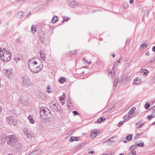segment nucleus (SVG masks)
<instances>
[{"instance_id":"aec40b11","label":"nucleus","mask_w":155,"mask_h":155,"mask_svg":"<svg viewBox=\"0 0 155 155\" xmlns=\"http://www.w3.org/2000/svg\"><path fill=\"white\" fill-rule=\"evenodd\" d=\"M154 62H155V56L151 58L150 59V61L147 63L146 65L147 66L150 65L151 64V63H154Z\"/></svg>"},{"instance_id":"dca6fc26","label":"nucleus","mask_w":155,"mask_h":155,"mask_svg":"<svg viewBox=\"0 0 155 155\" xmlns=\"http://www.w3.org/2000/svg\"><path fill=\"white\" fill-rule=\"evenodd\" d=\"M140 73L145 76H146L148 73L147 69L143 68L140 70Z\"/></svg>"},{"instance_id":"cd10ccee","label":"nucleus","mask_w":155,"mask_h":155,"mask_svg":"<svg viewBox=\"0 0 155 155\" xmlns=\"http://www.w3.org/2000/svg\"><path fill=\"white\" fill-rule=\"evenodd\" d=\"M58 18L57 16L55 15L54 16L52 19V22L53 23H54L57 21Z\"/></svg>"},{"instance_id":"ddd939ff","label":"nucleus","mask_w":155,"mask_h":155,"mask_svg":"<svg viewBox=\"0 0 155 155\" xmlns=\"http://www.w3.org/2000/svg\"><path fill=\"white\" fill-rule=\"evenodd\" d=\"M41 151V149H38L31 152L28 155H38Z\"/></svg>"},{"instance_id":"7ed1b4c3","label":"nucleus","mask_w":155,"mask_h":155,"mask_svg":"<svg viewBox=\"0 0 155 155\" xmlns=\"http://www.w3.org/2000/svg\"><path fill=\"white\" fill-rule=\"evenodd\" d=\"M12 53L6 48H3L2 49V54H0L1 59L4 62H7L10 60L11 59Z\"/></svg>"},{"instance_id":"8fccbe9b","label":"nucleus","mask_w":155,"mask_h":155,"mask_svg":"<svg viewBox=\"0 0 155 155\" xmlns=\"http://www.w3.org/2000/svg\"><path fill=\"white\" fill-rule=\"evenodd\" d=\"M150 54L149 52H147L145 54V55L147 56H149Z\"/></svg>"},{"instance_id":"1a4fd4ad","label":"nucleus","mask_w":155,"mask_h":155,"mask_svg":"<svg viewBox=\"0 0 155 155\" xmlns=\"http://www.w3.org/2000/svg\"><path fill=\"white\" fill-rule=\"evenodd\" d=\"M22 84L25 86H28L32 85V82L30 81L29 78L27 77H22Z\"/></svg>"},{"instance_id":"4be33fe9","label":"nucleus","mask_w":155,"mask_h":155,"mask_svg":"<svg viewBox=\"0 0 155 155\" xmlns=\"http://www.w3.org/2000/svg\"><path fill=\"white\" fill-rule=\"evenodd\" d=\"M136 109V107H133L129 111L128 113V114L129 115H130L131 116H132L133 117V113L134 111Z\"/></svg>"},{"instance_id":"f03ea898","label":"nucleus","mask_w":155,"mask_h":155,"mask_svg":"<svg viewBox=\"0 0 155 155\" xmlns=\"http://www.w3.org/2000/svg\"><path fill=\"white\" fill-rule=\"evenodd\" d=\"M7 143L8 145L12 147H15V148L18 150H20L21 148L20 144L18 143L17 139L14 135L8 136Z\"/></svg>"},{"instance_id":"69168bd1","label":"nucleus","mask_w":155,"mask_h":155,"mask_svg":"<svg viewBox=\"0 0 155 155\" xmlns=\"http://www.w3.org/2000/svg\"><path fill=\"white\" fill-rule=\"evenodd\" d=\"M8 155H11L10 154H8Z\"/></svg>"},{"instance_id":"37998d69","label":"nucleus","mask_w":155,"mask_h":155,"mask_svg":"<svg viewBox=\"0 0 155 155\" xmlns=\"http://www.w3.org/2000/svg\"><path fill=\"white\" fill-rule=\"evenodd\" d=\"M73 113L74 114V116L76 115L79 114L76 111H73Z\"/></svg>"},{"instance_id":"6e6552de","label":"nucleus","mask_w":155,"mask_h":155,"mask_svg":"<svg viewBox=\"0 0 155 155\" xmlns=\"http://www.w3.org/2000/svg\"><path fill=\"white\" fill-rule=\"evenodd\" d=\"M24 134L26 135L27 137L31 138L33 136L32 131L30 129L25 128L24 129Z\"/></svg>"},{"instance_id":"72a5a7b5","label":"nucleus","mask_w":155,"mask_h":155,"mask_svg":"<svg viewBox=\"0 0 155 155\" xmlns=\"http://www.w3.org/2000/svg\"><path fill=\"white\" fill-rule=\"evenodd\" d=\"M52 90L50 88L49 86H48L46 88V91L48 93H51L52 92Z\"/></svg>"},{"instance_id":"c756f323","label":"nucleus","mask_w":155,"mask_h":155,"mask_svg":"<svg viewBox=\"0 0 155 155\" xmlns=\"http://www.w3.org/2000/svg\"><path fill=\"white\" fill-rule=\"evenodd\" d=\"M135 145L137 146L138 147H143L144 146V144L143 142H142L138 143L137 142H135Z\"/></svg>"},{"instance_id":"39448f33","label":"nucleus","mask_w":155,"mask_h":155,"mask_svg":"<svg viewBox=\"0 0 155 155\" xmlns=\"http://www.w3.org/2000/svg\"><path fill=\"white\" fill-rule=\"evenodd\" d=\"M130 76L127 75H122L121 77L120 80H115L114 84V85L115 87L117 86L118 82L120 83L124 82L125 83H127L130 81Z\"/></svg>"},{"instance_id":"9b49d317","label":"nucleus","mask_w":155,"mask_h":155,"mask_svg":"<svg viewBox=\"0 0 155 155\" xmlns=\"http://www.w3.org/2000/svg\"><path fill=\"white\" fill-rule=\"evenodd\" d=\"M136 146L135 145L131 146L129 149L130 152L128 153L127 155H136Z\"/></svg>"},{"instance_id":"7c9ffc66","label":"nucleus","mask_w":155,"mask_h":155,"mask_svg":"<svg viewBox=\"0 0 155 155\" xmlns=\"http://www.w3.org/2000/svg\"><path fill=\"white\" fill-rule=\"evenodd\" d=\"M24 15V13L23 12L21 11L19 12L17 14L18 17L20 18H22V17Z\"/></svg>"},{"instance_id":"c85d7f7f","label":"nucleus","mask_w":155,"mask_h":155,"mask_svg":"<svg viewBox=\"0 0 155 155\" xmlns=\"http://www.w3.org/2000/svg\"><path fill=\"white\" fill-rule=\"evenodd\" d=\"M31 31L33 34H34L36 32V25H33L31 27Z\"/></svg>"},{"instance_id":"2f4dec72","label":"nucleus","mask_w":155,"mask_h":155,"mask_svg":"<svg viewBox=\"0 0 155 155\" xmlns=\"http://www.w3.org/2000/svg\"><path fill=\"white\" fill-rule=\"evenodd\" d=\"M28 119L29 120L31 124H34L35 122L34 120L33 119L31 115H29L28 117Z\"/></svg>"},{"instance_id":"bb28decb","label":"nucleus","mask_w":155,"mask_h":155,"mask_svg":"<svg viewBox=\"0 0 155 155\" xmlns=\"http://www.w3.org/2000/svg\"><path fill=\"white\" fill-rule=\"evenodd\" d=\"M133 138V135L132 134H128L126 137V138L128 141H130Z\"/></svg>"},{"instance_id":"a878e982","label":"nucleus","mask_w":155,"mask_h":155,"mask_svg":"<svg viewBox=\"0 0 155 155\" xmlns=\"http://www.w3.org/2000/svg\"><path fill=\"white\" fill-rule=\"evenodd\" d=\"M97 134V130H95L94 131L93 130L91 131V134L90 135V137L92 138H94L96 136V134Z\"/></svg>"},{"instance_id":"423d86ee","label":"nucleus","mask_w":155,"mask_h":155,"mask_svg":"<svg viewBox=\"0 0 155 155\" xmlns=\"http://www.w3.org/2000/svg\"><path fill=\"white\" fill-rule=\"evenodd\" d=\"M118 66V64L117 63H115L111 69L109 68V69L108 75L109 77L112 78L115 77V68L117 67Z\"/></svg>"},{"instance_id":"13d9d810","label":"nucleus","mask_w":155,"mask_h":155,"mask_svg":"<svg viewBox=\"0 0 155 155\" xmlns=\"http://www.w3.org/2000/svg\"><path fill=\"white\" fill-rule=\"evenodd\" d=\"M0 53H1L2 54V50H0Z\"/></svg>"},{"instance_id":"473e14b6","label":"nucleus","mask_w":155,"mask_h":155,"mask_svg":"<svg viewBox=\"0 0 155 155\" xmlns=\"http://www.w3.org/2000/svg\"><path fill=\"white\" fill-rule=\"evenodd\" d=\"M105 120V119L104 118L100 117L97 120V123H101L102 122H104Z\"/></svg>"},{"instance_id":"0eeeda50","label":"nucleus","mask_w":155,"mask_h":155,"mask_svg":"<svg viewBox=\"0 0 155 155\" xmlns=\"http://www.w3.org/2000/svg\"><path fill=\"white\" fill-rule=\"evenodd\" d=\"M6 121L7 123L10 125H15L16 124V120L12 116L7 117Z\"/></svg>"},{"instance_id":"e2e57ef3","label":"nucleus","mask_w":155,"mask_h":155,"mask_svg":"<svg viewBox=\"0 0 155 155\" xmlns=\"http://www.w3.org/2000/svg\"><path fill=\"white\" fill-rule=\"evenodd\" d=\"M102 155H108L107 154H103Z\"/></svg>"},{"instance_id":"49530a36","label":"nucleus","mask_w":155,"mask_h":155,"mask_svg":"<svg viewBox=\"0 0 155 155\" xmlns=\"http://www.w3.org/2000/svg\"><path fill=\"white\" fill-rule=\"evenodd\" d=\"M68 19V18H64L63 20L62 21V22H63L65 21H67Z\"/></svg>"},{"instance_id":"338daca9","label":"nucleus","mask_w":155,"mask_h":155,"mask_svg":"<svg viewBox=\"0 0 155 155\" xmlns=\"http://www.w3.org/2000/svg\"><path fill=\"white\" fill-rule=\"evenodd\" d=\"M153 107H155V106H154Z\"/></svg>"},{"instance_id":"a18cd8bd","label":"nucleus","mask_w":155,"mask_h":155,"mask_svg":"<svg viewBox=\"0 0 155 155\" xmlns=\"http://www.w3.org/2000/svg\"><path fill=\"white\" fill-rule=\"evenodd\" d=\"M130 5H132L134 3V0H130Z\"/></svg>"},{"instance_id":"4d7b16f0","label":"nucleus","mask_w":155,"mask_h":155,"mask_svg":"<svg viewBox=\"0 0 155 155\" xmlns=\"http://www.w3.org/2000/svg\"><path fill=\"white\" fill-rule=\"evenodd\" d=\"M123 142L124 143H127V141L126 140H124L123 141Z\"/></svg>"},{"instance_id":"de8ad7c7","label":"nucleus","mask_w":155,"mask_h":155,"mask_svg":"<svg viewBox=\"0 0 155 155\" xmlns=\"http://www.w3.org/2000/svg\"><path fill=\"white\" fill-rule=\"evenodd\" d=\"M73 51V52L71 54H75L77 52V51L76 50H74Z\"/></svg>"},{"instance_id":"864d4df0","label":"nucleus","mask_w":155,"mask_h":155,"mask_svg":"<svg viewBox=\"0 0 155 155\" xmlns=\"http://www.w3.org/2000/svg\"><path fill=\"white\" fill-rule=\"evenodd\" d=\"M120 59H118V60H117V62H118V63H120Z\"/></svg>"},{"instance_id":"603ef678","label":"nucleus","mask_w":155,"mask_h":155,"mask_svg":"<svg viewBox=\"0 0 155 155\" xmlns=\"http://www.w3.org/2000/svg\"><path fill=\"white\" fill-rule=\"evenodd\" d=\"M94 153L93 151H90L88 152L89 154H91Z\"/></svg>"},{"instance_id":"c9c22d12","label":"nucleus","mask_w":155,"mask_h":155,"mask_svg":"<svg viewBox=\"0 0 155 155\" xmlns=\"http://www.w3.org/2000/svg\"><path fill=\"white\" fill-rule=\"evenodd\" d=\"M130 65L129 63L128 62L126 63L124 65V68L125 69L128 68Z\"/></svg>"},{"instance_id":"e433bc0d","label":"nucleus","mask_w":155,"mask_h":155,"mask_svg":"<svg viewBox=\"0 0 155 155\" xmlns=\"http://www.w3.org/2000/svg\"><path fill=\"white\" fill-rule=\"evenodd\" d=\"M154 115L153 114L150 115H148L147 116V118L149 120H150L153 118L154 117Z\"/></svg>"},{"instance_id":"09e8293b","label":"nucleus","mask_w":155,"mask_h":155,"mask_svg":"<svg viewBox=\"0 0 155 155\" xmlns=\"http://www.w3.org/2000/svg\"><path fill=\"white\" fill-rule=\"evenodd\" d=\"M152 81L153 83H155V74L152 78Z\"/></svg>"},{"instance_id":"f3484780","label":"nucleus","mask_w":155,"mask_h":155,"mask_svg":"<svg viewBox=\"0 0 155 155\" xmlns=\"http://www.w3.org/2000/svg\"><path fill=\"white\" fill-rule=\"evenodd\" d=\"M12 71L4 70V73L7 77H10L12 75Z\"/></svg>"},{"instance_id":"052dcab7","label":"nucleus","mask_w":155,"mask_h":155,"mask_svg":"<svg viewBox=\"0 0 155 155\" xmlns=\"http://www.w3.org/2000/svg\"><path fill=\"white\" fill-rule=\"evenodd\" d=\"M119 155H124V154L123 153H121L119 154Z\"/></svg>"},{"instance_id":"a211bd4d","label":"nucleus","mask_w":155,"mask_h":155,"mask_svg":"<svg viewBox=\"0 0 155 155\" xmlns=\"http://www.w3.org/2000/svg\"><path fill=\"white\" fill-rule=\"evenodd\" d=\"M141 81V79L140 78L137 77L134 80V82L136 84H140Z\"/></svg>"},{"instance_id":"6e6d98bb","label":"nucleus","mask_w":155,"mask_h":155,"mask_svg":"<svg viewBox=\"0 0 155 155\" xmlns=\"http://www.w3.org/2000/svg\"><path fill=\"white\" fill-rule=\"evenodd\" d=\"M112 57H115V54H112Z\"/></svg>"},{"instance_id":"c03bdc74","label":"nucleus","mask_w":155,"mask_h":155,"mask_svg":"<svg viewBox=\"0 0 155 155\" xmlns=\"http://www.w3.org/2000/svg\"><path fill=\"white\" fill-rule=\"evenodd\" d=\"M123 123V121H120L118 124V126L119 127H120Z\"/></svg>"},{"instance_id":"4c0bfd02","label":"nucleus","mask_w":155,"mask_h":155,"mask_svg":"<svg viewBox=\"0 0 155 155\" xmlns=\"http://www.w3.org/2000/svg\"><path fill=\"white\" fill-rule=\"evenodd\" d=\"M143 133L141 134H137L134 137V138L135 139H137L139 137H140L142 134Z\"/></svg>"},{"instance_id":"4468645a","label":"nucleus","mask_w":155,"mask_h":155,"mask_svg":"<svg viewBox=\"0 0 155 155\" xmlns=\"http://www.w3.org/2000/svg\"><path fill=\"white\" fill-rule=\"evenodd\" d=\"M65 97V95L64 94V93H63V95L62 96H60L59 97V100L61 103L62 104V105H63V104H64V100Z\"/></svg>"},{"instance_id":"5701e85b","label":"nucleus","mask_w":155,"mask_h":155,"mask_svg":"<svg viewBox=\"0 0 155 155\" xmlns=\"http://www.w3.org/2000/svg\"><path fill=\"white\" fill-rule=\"evenodd\" d=\"M39 54H40V56L41 58L43 61H45L46 58V54L43 53L41 51L39 52Z\"/></svg>"},{"instance_id":"2eb2a0df","label":"nucleus","mask_w":155,"mask_h":155,"mask_svg":"<svg viewBox=\"0 0 155 155\" xmlns=\"http://www.w3.org/2000/svg\"><path fill=\"white\" fill-rule=\"evenodd\" d=\"M8 136L5 135H2L0 137V143H4L6 139L7 140Z\"/></svg>"},{"instance_id":"ea45409f","label":"nucleus","mask_w":155,"mask_h":155,"mask_svg":"<svg viewBox=\"0 0 155 155\" xmlns=\"http://www.w3.org/2000/svg\"><path fill=\"white\" fill-rule=\"evenodd\" d=\"M83 61L84 62V63L85 64H91V63L89 62H88L86 60H85L84 58L83 59Z\"/></svg>"},{"instance_id":"0e129e2a","label":"nucleus","mask_w":155,"mask_h":155,"mask_svg":"<svg viewBox=\"0 0 155 155\" xmlns=\"http://www.w3.org/2000/svg\"><path fill=\"white\" fill-rule=\"evenodd\" d=\"M2 50L1 48L0 47V50Z\"/></svg>"},{"instance_id":"680f3d73","label":"nucleus","mask_w":155,"mask_h":155,"mask_svg":"<svg viewBox=\"0 0 155 155\" xmlns=\"http://www.w3.org/2000/svg\"><path fill=\"white\" fill-rule=\"evenodd\" d=\"M2 22V21H0V25L1 24Z\"/></svg>"},{"instance_id":"20e7f679","label":"nucleus","mask_w":155,"mask_h":155,"mask_svg":"<svg viewBox=\"0 0 155 155\" xmlns=\"http://www.w3.org/2000/svg\"><path fill=\"white\" fill-rule=\"evenodd\" d=\"M40 117L43 120H48L50 118L51 111L46 107H41L40 111Z\"/></svg>"},{"instance_id":"f8f14e48","label":"nucleus","mask_w":155,"mask_h":155,"mask_svg":"<svg viewBox=\"0 0 155 155\" xmlns=\"http://www.w3.org/2000/svg\"><path fill=\"white\" fill-rule=\"evenodd\" d=\"M69 5L71 8H74L77 6L78 4L73 0H68Z\"/></svg>"},{"instance_id":"58836bf2","label":"nucleus","mask_w":155,"mask_h":155,"mask_svg":"<svg viewBox=\"0 0 155 155\" xmlns=\"http://www.w3.org/2000/svg\"><path fill=\"white\" fill-rule=\"evenodd\" d=\"M129 6L127 4L124 3L123 5V8L124 9H127L128 7Z\"/></svg>"},{"instance_id":"9d476101","label":"nucleus","mask_w":155,"mask_h":155,"mask_svg":"<svg viewBox=\"0 0 155 155\" xmlns=\"http://www.w3.org/2000/svg\"><path fill=\"white\" fill-rule=\"evenodd\" d=\"M117 140L118 139L117 137H113L110 138L109 139L107 140L105 142V143H106L107 145H110L111 144H112L116 142Z\"/></svg>"},{"instance_id":"393cba45","label":"nucleus","mask_w":155,"mask_h":155,"mask_svg":"<svg viewBox=\"0 0 155 155\" xmlns=\"http://www.w3.org/2000/svg\"><path fill=\"white\" fill-rule=\"evenodd\" d=\"M143 125V123H141L140 122H139L136 124V127L137 128H141Z\"/></svg>"},{"instance_id":"bf43d9fd","label":"nucleus","mask_w":155,"mask_h":155,"mask_svg":"<svg viewBox=\"0 0 155 155\" xmlns=\"http://www.w3.org/2000/svg\"><path fill=\"white\" fill-rule=\"evenodd\" d=\"M73 130H72L71 131H70L69 132V134H71V132H73Z\"/></svg>"},{"instance_id":"774afa93","label":"nucleus","mask_w":155,"mask_h":155,"mask_svg":"<svg viewBox=\"0 0 155 155\" xmlns=\"http://www.w3.org/2000/svg\"><path fill=\"white\" fill-rule=\"evenodd\" d=\"M154 123H155V122H154Z\"/></svg>"},{"instance_id":"79ce46f5","label":"nucleus","mask_w":155,"mask_h":155,"mask_svg":"<svg viewBox=\"0 0 155 155\" xmlns=\"http://www.w3.org/2000/svg\"><path fill=\"white\" fill-rule=\"evenodd\" d=\"M145 107L146 109H148L150 107V104L149 103L147 102L146 103Z\"/></svg>"},{"instance_id":"a19ab883","label":"nucleus","mask_w":155,"mask_h":155,"mask_svg":"<svg viewBox=\"0 0 155 155\" xmlns=\"http://www.w3.org/2000/svg\"><path fill=\"white\" fill-rule=\"evenodd\" d=\"M84 146V145L83 143H81V144H79V145H77L76 147L77 148H81V147L83 146Z\"/></svg>"},{"instance_id":"b1692460","label":"nucleus","mask_w":155,"mask_h":155,"mask_svg":"<svg viewBox=\"0 0 155 155\" xmlns=\"http://www.w3.org/2000/svg\"><path fill=\"white\" fill-rule=\"evenodd\" d=\"M132 117V116L130 115H129L128 116L125 115L124 116L123 118L124 121V122H126Z\"/></svg>"},{"instance_id":"3c124183","label":"nucleus","mask_w":155,"mask_h":155,"mask_svg":"<svg viewBox=\"0 0 155 155\" xmlns=\"http://www.w3.org/2000/svg\"><path fill=\"white\" fill-rule=\"evenodd\" d=\"M152 50L153 51L155 52V46H154L153 47Z\"/></svg>"},{"instance_id":"412c9836","label":"nucleus","mask_w":155,"mask_h":155,"mask_svg":"<svg viewBox=\"0 0 155 155\" xmlns=\"http://www.w3.org/2000/svg\"><path fill=\"white\" fill-rule=\"evenodd\" d=\"M80 140V139L77 137H75L74 136L71 137L69 139V141L70 142H72L74 141H78Z\"/></svg>"},{"instance_id":"f704fd0d","label":"nucleus","mask_w":155,"mask_h":155,"mask_svg":"<svg viewBox=\"0 0 155 155\" xmlns=\"http://www.w3.org/2000/svg\"><path fill=\"white\" fill-rule=\"evenodd\" d=\"M65 78L64 77H62L61 78H60L59 79V81L61 83L63 84L64 82V81H65Z\"/></svg>"},{"instance_id":"f257e3e1","label":"nucleus","mask_w":155,"mask_h":155,"mask_svg":"<svg viewBox=\"0 0 155 155\" xmlns=\"http://www.w3.org/2000/svg\"><path fill=\"white\" fill-rule=\"evenodd\" d=\"M28 65L31 71L34 73H38L42 69V66L38 65L37 62L34 58L30 59L28 61Z\"/></svg>"},{"instance_id":"5fc2aeb1","label":"nucleus","mask_w":155,"mask_h":155,"mask_svg":"<svg viewBox=\"0 0 155 155\" xmlns=\"http://www.w3.org/2000/svg\"><path fill=\"white\" fill-rule=\"evenodd\" d=\"M16 41L17 42H19L20 41V39L19 38L17 39H16Z\"/></svg>"},{"instance_id":"6ab92c4d","label":"nucleus","mask_w":155,"mask_h":155,"mask_svg":"<svg viewBox=\"0 0 155 155\" xmlns=\"http://www.w3.org/2000/svg\"><path fill=\"white\" fill-rule=\"evenodd\" d=\"M148 46V44L146 43H144L141 44L140 46V50L141 51L144 50L147 48Z\"/></svg>"}]
</instances>
